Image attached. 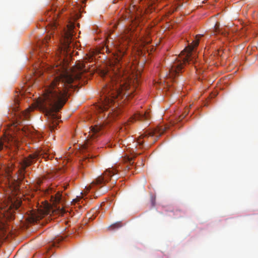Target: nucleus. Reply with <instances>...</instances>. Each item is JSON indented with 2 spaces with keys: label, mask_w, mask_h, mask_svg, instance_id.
I'll return each mask as SVG.
<instances>
[{
  "label": "nucleus",
  "mask_w": 258,
  "mask_h": 258,
  "mask_svg": "<svg viewBox=\"0 0 258 258\" xmlns=\"http://www.w3.org/2000/svg\"><path fill=\"white\" fill-rule=\"evenodd\" d=\"M38 217V219L39 218H41V217H39V216H37Z\"/></svg>",
  "instance_id": "obj_24"
},
{
  "label": "nucleus",
  "mask_w": 258,
  "mask_h": 258,
  "mask_svg": "<svg viewBox=\"0 0 258 258\" xmlns=\"http://www.w3.org/2000/svg\"><path fill=\"white\" fill-rule=\"evenodd\" d=\"M150 117V115L148 111H146L144 113H140L137 112L130 118L127 122H125L123 126H122L120 128V130L122 131L123 128L124 130H126V126L128 125L131 122H133L134 121L137 120L141 121L148 120Z\"/></svg>",
  "instance_id": "obj_7"
},
{
  "label": "nucleus",
  "mask_w": 258,
  "mask_h": 258,
  "mask_svg": "<svg viewBox=\"0 0 258 258\" xmlns=\"http://www.w3.org/2000/svg\"><path fill=\"white\" fill-rule=\"evenodd\" d=\"M80 2L83 4H85L86 0H79Z\"/></svg>",
  "instance_id": "obj_18"
},
{
  "label": "nucleus",
  "mask_w": 258,
  "mask_h": 258,
  "mask_svg": "<svg viewBox=\"0 0 258 258\" xmlns=\"http://www.w3.org/2000/svg\"><path fill=\"white\" fill-rule=\"evenodd\" d=\"M121 226V225L120 223H115L114 224H112L111 225H110L108 228L109 229H114L115 228H119Z\"/></svg>",
  "instance_id": "obj_13"
},
{
  "label": "nucleus",
  "mask_w": 258,
  "mask_h": 258,
  "mask_svg": "<svg viewBox=\"0 0 258 258\" xmlns=\"http://www.w3.org/2000/svg\"><path fill=\"white\" fill-rule=\"evenodd\" d=\"M61 200V195L58 193L55 196V201L56 202H59Z\"/></svg>",
  "instance_id": "obj_14"
},
{
  "label": "nucleus",
  "mask_w": 258,
  "mask_h": 258,
  "mask_svg": "<svg viewBox=\"0 0 258 258\" xmlns=\"http://www.w3.org/2000/svg\"><path fill=\"white\" fill-rule=\"evenodd\" d=\"M184 116H179V120H181L182 119V118H183Z\"/></svg>",
  "instance_id": "obj_20"
},
{
  "label": "nucleus",
  "mask_w": 258,
  "mask_h": 258,
  "mask_svg": "<svg viewBox=\"0 0 258 258\" xmlns=\"http://www.w3.org/2000/svg\"><path fill=\"white\" fill-rule=\"evenodd\" d=\"M59 11H60L59 10ZM59 13V12L53 14V12L51 10L48 11L45 14V16L47 17L46 21L49 22L48 26L50 28L51 31L54 30L57 27L56 19L58 17Z\"/></svg>",
  "instance_id": "obj_8"
},
{
  "label": "nucleus",
  "mask_w": 258,
  "mask_h": 258,
  "mask_svg": "<svg viewBox=\"0 0 258 258\" xmlns=\"http://www.w3.org/2000/svg\"><path fill=\"white\" fill-rule=\"evenodd\" d=\"M51 35H52V32H50L49 34H47L45 36L44 39H43L42 40H39V41L38 42V46L39 49L40 50V51L46 52L47 49H46V47L47 46V43L50 39Z\"/></svg>",
  "instance_id": "obj_10"
},
{
  "label": "nucleus",
  "mask_w": 258,
  "mask_h": 258,
  "mask_svg": "<svg viewBox=\"0 0 258 258\" xmlns=\"http://www.w3.org/2000/svg\"><path fill=\"white\" fill-rule=\"evenodd\" d=\"M214 28L215 29V31L216 32H218L219 33L220 32V28H219V24H216L215 26H214Z\"/></svg>",
  "instance_id": "obj_15"
},
{
  "label": "nucleus",
  "mask_w": 258,
  "mask_h": 258,
  "mask_svg": "<svg viewBox=\"0 0 258 258\" xmlns=\"http://www.w3.org/2000/svg\"><path fill=\"white\" fill-rule=\"evenodd\" d=\"M51 212V209L49 207V205L46 206L44 208V209L41 211V216H43L44 215L50 214Z\"/></svg>",
  "instance_id": "obj_11"
},
{
  "label": "nucleus",
  "mask_w": 258,
  "mask_h": 258,
  "mask_svg": "<svg viewBox=\"0 0 258 258\" xmlns=\"http://www.w3.org/2000/svg\"><path fill=\"white\" fill-rule=\"evenodd\" d=\"M166 129L167 127L160 126L154 130L146 131L140 136L137 140V143L139 145H142L144 141H142V140L149 137H155V139L154 141V142H155V141L165 132Z\"/></svg>",
  "instance_id": "obj_6"
},
{
  "label": "nucleus",
  "mask_w": 258,
  "mask_h": 258,
  "mask_svg": "<svg viewBox=\"0 0 258 258\" xmlns=\"http://www.w3.org/2000/svg\"><path fill=\"white\" fill-rule=\"evenodd\" d=\"M73 202H75V203H77V202H78V200L77 199H74L73 200Z\"/></svg>",
  "instance_id": "obj_21"
},
{
  "label": "nucleus",
  "mask_w": 258,
  "mask_h": 258,
  "mask_svg": "<svg viewBox=\"0 0 258 258\" xmlns=\"http://www.w3.org/2000/svg\"><path fill=\"white\" fill-rule=\"evenodd\" d=\"M22 115L25 119L29 117L28 113L27 111L22 112Z\"/></svg>",
  "instance_id": "obj_16"
},
{
  "label": "nucleus",
  "mask_w": 258,
  "mask_h": 258,
  "mask_svg": "<svg viewBox=\"0 0 258 258\" xmlns=\"http://www.w3.org/2000/svg\"><path fill=\"white\" fill-rule=\"evenodd\" d=\"M129 162H130V164H131L132 160H129Z\"/></svg>",
  "instance_id": "obj_22"
},
{
  "label": "nucleus",
  "mask_w": 258,
  "mask_h": 258,
  "mask_svg": "<svg viewBox=\"0 0 258 258\" xmlns=\"http://www.w3.org/2000/svg\"><path fill=\"white\" fill-rule=\"evenodd\" d=\"M146 43L148 44V43H150V41H147Z\"/></svg>",
  "instance_id": "obj_23"
},
{
  "label": "nucleus",
  "mask_w": 258,
  "mask_h": 258,
  "mask_svg": "<svg viewBox=\"0 0 258 258\" xmlns=\"http://www.w3.org/2000/svg\"><path fill=\"white\" fill-rule=\"evenodd\" d=\"M203 35H197L196 39L192 42L191 45L185 48L181 52L178 56L176 57L174 61L169 69V73L166 74V77L173 79L176 76H179L182 72L184 66L186 63H195L196 61L195 55L192 53L195 47H197L199 43V39Z\"/></svg>",
  "instance_id": "obj_3"
},
{
  "label": "nucleus",
  "mask_w": 258,
  "mask_h": 258,
  "mask_svg": "<svg viewBox=\"0 0 258 258\" xmlns=\"http://www.w3.org/2000/svg\"><path fill=\"white\" fill-rule=\"evenodd\" d=\"M117 169L109 168L106 169L101 175L95 179L91 184L85 187L84 192L87 194L91 189H96L98 187H101L109 181L112 184H115L118 179L117 176Z\"/></svg>",
  "instance_id": "obj_4"
},
{
  "label": "nucleus",
  "mask_w": 258,
  "mask_h": 258,
  "mask_svg": "<svg viewBox=\"0 0 258 258\" xmlns=\"http://www.w3.org/2000/svg\"><path fill=\"white\" fill-rule=\"evenodd\" d=\"M95 53L94 52H89L86 54L85 59L86 61L91 62L94 60Z\"/></svg>",
  "instance_id": "obj_12"
},
{
  "label": "nucleus",
  "mask_w": 258,
  "mask_h": 258,
  "mask_svg": "<svg viewBox=\"0 0 258 258\" xmlns=\"http://www.w3.org/2000/svg\"><path fill=\"white\" fill-rule=\"evenodd\" d=\"M31 219L33 222H36L38 220V217L36 216H32Z\"/></svg>",
  "instance_id": "obj_17"
},
{
  "label": "nucleus",
  "mask_w": 258,
  "mask_h": 258,
  "mask_svg": "<svg viewBox=\"0 0 258 258\" xmlns=\"http://www.w3.org/2000/svg\"><path fill=\"white\" fill-rule=\"evenodd\" d=\"M103 125L100 124L92 126L89 131V136L91 138H94L100 135L102 133V130Z\"/></svg>",
  "instance_id": "obj_9"
},
{
  "label": "nucleus",
  "mask_w": 258,
  "mask_h": 258,
  "mask_svg": "<svg viewBox=\"0 0 258 258\" xmlns=\"http://www.w3.org/2000/svg\"><path fill=\"white\" fill-rule=\"evenodd\" d=\"M127 33H125L123 37H125V42L121 43L116 47V50L114 54V58L109 62V65L107 70L103 73V77H108L111 81L109 85H106L102 90V95L101 96V102L99 104L95 105L96 109L99 112L106 111L112 105L114 108L111 109L108 112L105 113L104 115L107 116V120L106 123H108L111 121L112 118L118 115L119 111L115 110L118 106V103H116L115 99L119 98L125 99L131 97L132 94L134 90V87H131V84L134 83L130 77L121 70V63L124 59L126 50V45L132 40L131 29L127 30Z\"/></svg>",
  "instance_id": "obj_2"
},
{
  "label": "nucleus",
  "mask_w": 258,
  "mask_h": 258,
  "mask_svg": "<svg viewBox=\"0 0 258 258\" xmlns=\"http://www.w3.org/2000/svg\"><path fill=\"white\" fill-rule=\"evenodd\" d=\"M19 133L10 131L6 134L5 137L0 139V151L5 148H9L15 152L21 142L20 135H18Z\"/></svg>",
  "instance_id": "obj_5"
},
{
  "label": "nucleus",
  "mask_w": 258,
  "mask_h": 258,
  "mask_svg": "<svg viewBox=\"0 0 258 258\" xmlns=\"http://www.w3.org/2000/svg\"><path fill=\"white\" fill-rule=\"evenodd\" d=\"M74 26L73 24L67 25L60 39V46L56 54L60 60L59 64L51 67L49 73L54 76L50 80L42 97L37 102L38 107L47 116L49 128L52 132L58 124L59 117L56 114L66 103L70 91L77 85L73 84L81 79L86 71L85 65L79 62L76 65V70L70 73L63 66H61L66 55L71 53L74 35Z\"/></svg>",
  "instance_id": "obj_1"
},
{
  "label": "nucleus",
  "mask_w": 258,
  "mask_h": 258,
  "mask_svg": "<svg viewBox=\"0 0 258 258\" xmlns=\"http://www.w3.org/2000/svg\"><path fill=\"white\" fill-rule=\"evenodd\" d=\"M112 168L117 169V171H116V172H117V176L118 177V172L119 169H118V168H119V167H117V168H114V167H112Z\"/></svg>",
  "instance_id": "obj_19"
}]
</instances>
